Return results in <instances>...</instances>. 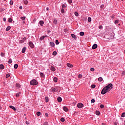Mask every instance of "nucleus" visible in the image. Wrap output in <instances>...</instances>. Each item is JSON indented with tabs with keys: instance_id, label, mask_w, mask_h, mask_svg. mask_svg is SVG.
<instances>
[{
	"instance_id": "2",
	"label": "nucleus",
	"mask_w": 125,
	"mask_h": 125,
	"mask_svg": "<svg viewBox=\"0 0 125 125\" xmlns=\"http://www.w3.org/2000/svg\"><path fill=\"white\" fill-rule=\"evenodd\" d=\"M31 85H37L38 84V82L37 80L33 79L30 81Z\"/></svg>"
},
{
	"instance_id": "6",
	"label": "nucleus",
	"mask_w": 125,
	"mask_h": 125,
	"mask_svg": "<svg viewBox=\"0 0 125 125\" xmlns=\"http://www.w3.org/2000/svg\"><path fill=\"white\" fill-rule=\"evenodd\" d=\"M97 44H94L92 48V49H96V48H97Z\"/></svg>"
},
{
	"instance_id": "4",
	"label": "nucleus",
	"mask_w": 125,
	"mask_h": 125,
	"mask_svg": "<svg viewBox=\"0 0 125 125\" xmlns=\"http://www.w3.org/2000/svg\"><path fill=\"white\" fill-rule=\"evenodd\" d=\"M28 44L29 46L31 47V48H34V43H33V42H29Z\"/></svg>"
},
{
	"instance_id": "64",
	"label": "nucleus",
	"mask_w": 125,
	"mask_h": 125,
	"mask_svg": "<svg viewBox=\"0 0 125 125\" xmlns=\"http://www.w3.org/2000/svg\"><path fill=\"white\" fill-rule=\"evenodd\" d=\"M24 116H26V114H24Z\"/></svg>"
},
{
	"instance_id": "18",
	"label": "nucleus",
	"mask_w": 125,
	"mask_h": 125,
	"mask_svg": "<svg viewBox=\"0 0 125 125\" xmlns=\"http://www.w3.org/2000/svg\"><path fill=\"white\" fill-rule=\"evenodd\" d=\"M96 115H97V116H99V115H100V111L98 110H96Z\"/></svg>"
},
{
	"instance_id": "33",
	"label": "nucleus",
	"mask_w": 125,
	"mask_h": 125,
	"mask_svg": "<svg viewBox=\"0 0 125 125\" xmlns=\"http://www.w3.org/2000/svg\"><path fill=\"white\" fill-rule=\"evenodd\" d=\"M74 14L75 16H77V17L79 16V13L77 12H75Z\"/></svg>"
},
{
	"instance_id": "10",
	"label": "nucleus",
	"mask_w": 125,
	"mask_h": 125,
	"mask_svg": "<svg viewBox=\"0 0 125 125\" xmlns=\"http://www.w3.org/2000/svg\"><path fill=\"white\" fill-rule=\"evenodd\" d=\"M57 101L58 102H62V98L60 97H59L57 99Z\"/></svg>"
},
{
	"instance_id": "17",
	"label": "nucleus",
	"mask_w": 125,
	"mask_h": 125,
	"mask_svg": "<svg viewBox=\"0 0 125 125\" xmlns=\"http://www.w3.org/2000/svg\"><path fill=\"white\" fill-rule=\"evenodd\" d=\"M25 51H26V47H24L22 48V50L21 51L22 53H25Z\"/></svg>"
},
{
	"instance_id": "26",
	"label": "nucleus",
	"mask_w": 125,
	"mask_h": 125,
	"mask_svg": "<svg viewBox=\"0 0 125 125\" xmlns=\"http://www.w3.org/2000/svg\"><path fill=\"white\" fill-rule=\"evenodd\" d=\"M61 122H62V123H64V122H65V118H61Z\"/></svg>"
},
{
	"instance_id": "3",
	"label": "nucleus",
	"mask_w": 125,
	"mask_h": 125,
	"mask_svg": "<svg viewBox=\"0 0 125 125\" xmlns=\"http://www.w3.org/2000/svg\"><path fill=\"white\" fill-rule=\"evenodd\" d=\"M78 108H79V109H81V108H83V104L82 103H78L77 104Z\"/></svg>"
},
{
	"instance_id": "22",
	"label": "nucleus",
	"mask_w": 125,
	"mask_h": 125,
	"mask_svg": "<svg viewBox=\"0 0 125 125\" xmlns=\"http://www.w3.org/2000/svg\"><path fill=\"white\" fill-rule=\"evenodd\" d=\"M21 94V92H19V93H17L16 94V97H19L20 94Z\"/></svg>"
},
{
	"instance_id": "7",
	"label": "nucleus",
	"mask_w": 125,
	"mask_h": 125,
	"mask_svg": "<svg viewBox=\"0 0 125 125\" xmlns=\"http://www.w3.org/2000/svg\"><path fill=\"white\" fill-rule=\"evenodd\" d=\"M63 109L65 112H68V111H69V109H68L67 107L63 106Z\"/></svg>"
},
{
	"instance_id": "30",
	"label": "nucleus",
	"mask_w": 125,
	"mask_h": 125,
	"mask_svg": "<svg viewBox=\"0 0 125 125\" xmlns=\"http://www.w3.org/2000/svg\"><path fill=\"white\" fill-rule=\"evenodd\" d=\"M18 68V65L17 64H14V68L17 69Z\"/></svg>"
},
{
	"instance_id": "58",
	"label": "nucleus",
	"mask_w": 125,
	"mask_h": 125,
	"mask_svg": "<svg viewBox=\"0 0 125 125\" xmlns=\"http://www.w3.org/2000/svg\"><path fill=\"white\" fill-rule=\"evenodd\" d=\"M19 8H20V9H22L23 7H22V6H20Z\"/></svg>"
},
{
	"instance_id": "51",
	"label": "nucleus",
	"mask_w": 125,
	"mask_h": 125,
	"mask_svg": "<svg viewBox=\"0 0 125 125\" xmlns=\"http://www.w3.org/2000/svg\"><path fill=\"white\" fill-rule=\"evenodd\" d=\"M114 23L115 24H118V23H119V20H116Z\"/></svg>"
},
{
	"instance_id": "60",
	"label": "nucleus",
	"mask_w": 125,
	"mask_h": 125,
	"mask_svg": "<svg viewBox=\"0 0 125 125\" xmlns=\"http://www.w3.org/2000/svg\"><path fill=\"white\" fill-rule=\"evenodd\" d=\"M25 123L27 124V125H30V123L28 122V121H26L25 122Z\"/></svg>"
},
{
	"instance_id": "62",
	"label": "nucleus",
	"mask_w": 125,
	"mask_h": 125,
	"mask_svg": "<svg viewBox=\"0 0 125 125\" xmlns=\"http://www.w3.org/2000/svg\"><path fill=\"white\" fill-rule=\"evenodd\" d=\"M45 115L46 116V117H48V114L47 113H45Z\"/></svg>"
},
{
	"instance_id": "47",
	"label": "nucleus",
	"mask_w": 125,
	"mask_h": 125,
	"mask_svg": "<svg viewBox=\"0 0 125 125\" xmlns=\"http://www.w3.org/2000/svg\"><path fill=\"white\" fill-rule=\"evenodd\" d=\"M24 4H28V1L27 0H24Z\"/></svg>"
},
{
	"instance_id": "63",
	"label": "nucleus",
	"mask_w": 125,
	"mask_h": 125,
	"mask_svg": "<svg viewBox=\"0 0 125 125\" xmlns=\"http://www.w3.org/2000/svg\"><path fill=\"white\" fill-rule=\"evenodd\" d=\"M46 10H48V8H46Z\"/></svg>"
},
{
	"instance_id": "55",
	"label": "nucleus",
	"mask_w": 125,
	"mask_h": 125,
	"mask_svg": "<svg viewBox=\"0 0 125 125\" xmlns=\"http://www.w3.org/2000/svg\"><path fill=\"white\" fill-rule=\"evenodd\" d=\"M104 8V4H102L101 6V8Z\"/></svg>"
},
{
	"instance_id": "8",
	"label": "nucleus",
	"mask_w": 125,
	"mask_h": 125,
	"mask_svg": "<svg viewBox=\"0 0 125 125\" xmlns=\"http://www.w3.org/2000/svg\"><path fill=\"white\" fill-rule=\"evenodd\" d=\"M46 37H47V36H43L41 37L40 38V41H43V40H44V38H46Z\"/></svg>"
},
{
	"instance_id": "29",
	"label": "nucleus",
	"mask_w": 125,
	"mask_h": 125,
	"mask_svg": "<svg viewBox=\"0 0 125 125\" xmlns=\"http://www.w3.org/2000/svg\"><path fill=\"white\" fill-rule=\"evenodd\" d=\"M21 20L24 21V20H25L26 19V17H21Z\"/></svg>"
},
{
	"instance_id": "38",
	"label": "nucleus",
	"mask_w": 125,
	"mask_h": 125,
	"mask_svg": "<svg viewBox=\"0 0 125 125\" xmlns=\"http://www.w3.org/2000/svg\"><path fill=\"white\" fill-rule=\"evenodd\" d=\"M9 77H10V75L9 74H7L6 75V79H7L8 78H9Z\"/></svg>"
},
{
	"instance_id": "5",
	"label": "nucleus",
	"mask_w": 125,
	"mask_h": 125,
	"mask_svg": "<svg viewBox=\"0 0 125 125\" xmlns=\"http://www.w3.org/2000/svg\"><path fill=\"white\" fill-rule=\"evenodd\" d=\"M51 90H52V92H58V91H59V90H56V89H55V88L54 87H52L51 88Z\"/></svg>"
},
{
	"instance_id": "14",
	"label": "nucleus",
	"mask_w": 125,
	"mask_h": 125,
	"mask_svg": "<svg viewBox=\"0 0 125 125\" xmlns=\"http://www.w3.org/2000/svg\"><path fill=\"white\" fill-rule=\"evenodd\" d=\"M9 108H11V109H12L13 110H14V111H15L16 110V108H15V107L12 105H10Z\"/></svg>"
},
{
	"instance_id": "57",
	"label": "nucleus",
	"mask_w": 125,
	"mask_h": 125,
	"mask_svg": "<svg viewBox=\"0 0 125 125\" xmlns=\"http://www.w3.org/2000/svg\"><path fill=\"white\" fill-rule=\"evenodd\" d=\"M3 21L5 22L6 21V19L5 18H3Z\"/></svg>"
},
{
	"instance_id": "53",
	"label": "nucleus",
	"mask_w": 125,
	"mask_h": 125,
	"mask_svg": "<svg viewBox=\"0 0 125 125\" xmlns=\"http://www.w3.org/2000/svg\"><path fill=\"white\" fill-rule=\"evenodd\" d=\"M78 78H79V79H81V78H83V76L81 74H79L78 76Z\"/></svg>"
},
{
	"instance_id": "54",
	"label": "nucleus",
	"mask_w": 125,
	"mask_h": 125,
	"mask_svg": "<svg viewBox=\"0 0 125 125\" xmlns=\"http://www.w3.org/2000/svg\"><path fill=\"white\" fill-rule=\"evenodd\" d=\"M69 3H72V0H67Z\"/></svg>"
},
{
	"instance_id": "9",
	"label": "nucleus",
	"mask_w": 125,
	"mask_h": 125,
	"mask_svg": "<svg viewBox=\"0 0 125 125\" xmlns=\"http://www.w3.org/2000/svg\"><path fill=\"white\" fill-rule=\"evenodd\" d=\"M39 24L40 25H41V26H43V25L44 24V22L43 21H40L39 22Z\"/></svg>"
},
{
	"instance_id": "40",
	"label": "nucleus",
	"mask_w": 125,
	"mask_h": 125,
	"mask_svg": "<svg viewBox=\"0 0 125 125\" xmlns=\"http://www.w3.org/2000/svg\"><path fill=\"white\" fill-rule=\"evenodd\" d=\"M56 44H59V42L58 41V40H56V42H55Z\"/></svg>"
},
{
	"instance_id": "59",
	"label": "nucleus",
	"mask_w": 125,
	"mask_h": 125,
	"mask_svg": "<svg viewBox=\"0 0 125 125\" xmlns=\"http://www.w3.org/2000/svg\"><path fill=\"white\" fill-rule=\"evenodd\" d=\"M50 32H51L50 30H48L47 31L48 34H49V33H50Z\"/></svg>"
},
{
	"instance_id": "31",
	"label": "nucleus",
	"mask_w": 125,
	"mask_h": 125,
	"mask_svg": "<svg viewBox=\"0 0 125 125\" xmlns=\"http://www.w3.org/2000/svg\"><path fill=\"white\" fill-rule=\"evenodd\" d=\"M121 117H122V118H125V112H124V113H123L122 114Z\"/></svg>"
},
{
	"instance_id": "50",
	"label": "nucleus",
	"mask_w": 125,
	"mask_h": 125,
	"mask_svg": "<svg viewBox=\"0 0 125 125\" xmlns=\"http://www.w3.org/2000/svg\"><path fill=\"white\" fill-rule=\"evenodd\" d=\"M90 71H91V72H94V68H91Z\"/></svg>"
},
{
	"instance_id": "1",
	"label": "nucleus",
	"mask_w": 125,
	"mask_h": 125,
	"mask_svg": "<svg viewBox=\"0 0 125 125\" xmlns=\"http://www.w3.org/2000/svg\"><path fill=\"white\" fill-rule=\"evenodd\" d=\"M112 88H113V84L109 83L102 89L101 92L102 94H106V93H107V92H109Z\"/></svg>"
},
{
	"instance_id": "16",
	"label": "nucleus",
	"mask_w": 125,
	"mask_h": 125,
	"mask_svg": "<svg viewBox=\"0 0 125 125\" xmlns=\"http://www.w3.org/2000/svg\"><path fill=\"white\" fill-rule=\"evenodd\" d=\"M57 81H58V78H57V77H54L53 79V81L54 82V83H57Z\"/></svg>"
},
{
	"instance_id": "21",
	"label": "nucleus",
	"mask_w": 125,
	"mask_h": 125,
	"mask_svg": "<svg viewBox=\"0 0 125 125\" xmlns=\"http://www.w3.org/2000/svg\"><path fill=\"white\" fill-rule=\"evenodd\" d=\"M50 44L51 46H52V47H53V46H54V45H55V44H54V42H50Z\"/></svg>"
},
{
	"instance_id": "24",
	"label": "nucleus",
	"mask_w": 125,
	"mask_h": 125,
	"mask_svg": "<svg viewBox=\"0 0 125 125\" xmlns=\"http://www.w3.org/2000/svg\"><path fill=\"white\" fill-rule=\"evenodd\" d=\"M8 63L9 64H11L12 63V60H11V59H10L8 61Z\"/></svg>"
},
{
	"instance_id": "39",
	"label": "nucleus",
	"mask_w": 125,
	"mask_h": 125,
	"mask_svg": "<svg viewBox=\"0 0 125 125\" xmlns=\"http://www.w3.org/2000/svg\"><path fill=\"white\" fill-rule=\"evenodd\" d=\"M61 12H62V13H64V12H65V10H64V9L63 8H62Z\"/></svg>"
},
{
	"instance_id": "44",
	"label": "nucleus",
	"mask_w": 125,
	"mask_h": 125,
	"mask_svg": "<svg viewBox=\"0 0 125 125\" xmlns=\"http://www.w3.org/2000/svg\"><path fill=\"white\" fill-rule=\"evenodd\" d=\"M0 56H1V57H4V53H1V54H0Z\"/></svg>"
},
{
	"instance_id": "32",
	"label": "nucleus",
	"mask_w": 125,
	"mask_h": 125,
	"mask_svg": "<svg viewBox=\"0 0 125 125\" xmlns=\"http://www.w3.org/2000/svg\"><path fill=\"white\" fill-rule=\"evenodd\" d=\"M36 115H37V116H41V112H40V111L37 112L36 113Z\"/></svg>"
},
{
	"instance_id": "45",
	"label": "nucleus",
	"mask_w": 125,
	"mask_h": 125,
	"mask_svg": "<svg viewBox=\"0 0 125 125\" xmlns=\"http://www.w3.org/2000/svg\"><path fill=\"white\" fill-rule=\"evenodd\" d=\"M10 4L11 5H12L13 4V1H12V0H10Z\"/></svg>"
},
{
	"instance_id": "27",
	"label": "nucleus",
	"mask_w": 125,
	"mask_h": 125,
	"mask_svg": "<svg viewBox=\"0 0 125 125\" xmlns=\"http://www.w3.org/2000/svg\"><path fill=\"white\" fill-rule=\"evenodd\" d=\"M80 36H84V32H81L80 33Z\"/></svg>"
},
{
	"instance_id": "42",
	"label": "nucleus",
	"mask_w": 125,
	"mask_h": 125,
	"mask_svg": "<svg viewBox=\"0 0 125 125\" xmlns=\"http://www.w3.org/2000/svg\"><path fill=\"white\" fill-rule=\"evenodd\" d=\"M91 102L92 103H94V102H95V100H94V99H92L91 100Z\"/></svg>"
},
{
	"instance_id": "36",
	"label": "nucleus",
	"mask_w": 125,
	"mask_h": 125,
	"mask_svg": "<svg viewBox=\"0 0 125 125\" xmlns=\"http://www.w3.org/2000/svg\"><path fill=\"white\" fill-rule=\"evenodd\" d=\"M53 23H54V24H57V20H54V21H53Z\"/></svg>"
},
{
	"instance_id": "52",
	"label": "nucleus",
	"mask_w": 125,
	"mask_h": 125,
	"mask_svg": "<svg viewBox=\"0 0 125 125\" xmlns=\"http://www.w3.org/2000/svg\"><path fill=\"white\" fill-rule=\"evenodd\" d=\"M24 40H22L20 41V43H23L24 42Z\"/></svg>"
},
{
	"instance_id": "46",
	"label": "nucleus",
	"mask_w": 125,
	"mask_h": 125,
	"mask_svg": "<svg viewBox=\"0 0 125 125\" xmlns=\"http://www.w3.org/2000/svg\"><path fill=\"white\" fill-rule=\"evenodd\" d=\"M43 125H48V123L47 122H45L43 123Z\"/></svg>"
},
{
	"instance_id": "28",
	"label": "nucleus",
	"mask_w": 125,
	"mask_h": 125,
	"mask_svg": "<svg viewBox=\"0 0 125 125\" xmlns=\"http://www.w3.org/2000/svg\"><path fill=\"white\" fill-rule=\"evenodd\" d=\"M45 102L47 103L49 101L48 97H45Z\"/></svg>"
},
{
	"instance_id": "56",
	"label": "nucleus",
	"mask_w": 125,
	"mask_h": 125,
	"mask_svg": "<svg viewBox=\"0 0 125 125\" xmlns=\"http://www.w3.org/2000/svg\"><path fill=\"white\" fill-rule=\"evenodd\" d=\"M26 40H27L26 38V37H24V38H23V39H22V40L24 41V42H25V41H26Z\"/></svg>"
},
{
	"instance_id": "12",
	"label": "nucleus",
	"mask_w": 125,
	"mask_h": 125,
	"mask_svg": "<svg viewBox=\"0 0 125 125\" xmlns=\"http://www.w3.org/2000/svg\"><path fill=\"white\" fill-rule=\"evenodd\" d=\"M67 67H69V68H73V65L72 64L68 63H67Z\"/></svg>"
},
{
	"instance_id": "61",
	"label": "nucleus",
	"mask_w": 125,
	"mask_h": 125,
	"mask_svg": "<svg viewBox=\"0 0 125 125\" xmlns=\"http://www.w3.org/2000/svg\"><path fill=\"white\" fill-rule=\"evenodd\" d=\"M55 89H56V90H58V87H55Z\"/></svg>"
},
{
	"instance_id": "41",
	"label": "nucleus",
	"mask_w": 125,
	"mask_h": 125,
	"mask_svg": "<svg viewBox=\"0 0 125 125\" xmlns=\"http://www.w3.org/2000/svg\"><path fill=\"white\" fill-rule=\"evenodd\" d=\"M95 84H92L91 85V88H95Z\"/></svg>"
},
{
	"instance_id": "37",
	"label": "nucleus",
	"mask_w": 125,
	"mask_h": 125,
	"mask_svg": "<svg viewBox=\"0 0 125 125\" xmlns=\"http://www.w3.org/2000/svg\"><path fill=\"white\" fill-rule=\"evenodd\" d=\"M52 54L53 55L55 56L56 54H57V52L56 51H54Z\"/></svg>"
},
{
	"instance_id": "34",
	"label": "nucleus",
	"mask_w": 125,
	"mask_h": 125,
	"mask_svg": "<svg viewBox=\"0 0 125 125\" xmlns=\"http://www.w3.org/2000/svg\"><path fill=\"white\" fill-rule=\"evenodd\" d=\"M8 22H9V23H11V22H12V19H11V18H9V19H8Z\"/></svg>"
},
{
	"instance_id": "15",
	"label": "nucleus",
	"mask_w": 125,
	"mask_h": 125,
	"mask_svg": "<svg viewBox=\"0 0 125 125\" xmlns=\"http://www.w3.org/2000/svg\"><path fill=\"white\" fill-rule=\"evenodd\" d=\"M0 69H1V70H3V69H4V65L2 64H0Z\"/></svg>"
},
{
	"instance_id": "49",
	"label": "nucleus",
	"mask_w": 125,
	"mask_h": 125,
	"mask_svg": "<svg viewBox=\"0 0 125 125\" xmlns=\"http://www.w3.org/2000/svg\"><path fill=\"white\" fill-rule=\"evenodd\" d=\"M100 108H101V109H103V108H104V105L101 104Z\"/></svg>"
},
{
	"instance_id": "11",
	"label": "nucleus",
	"mask_w": 125,
	"mask_h": 125,
	"mask_svg": "<svg viewBox=\"0 0 125 125\" xmlns=\"http://www.w3.org/2000/svg\"><path fill=\"white\" fill-rule=\"evenodd\" d=\"M50 69L52 71H53V72H55V67H54V66H51V67H50Z\"/></svg>"
},
{
	"instance_id": "23",
	"label": "nucleus",
	"mask_w": 125,
	"mask_h": 125,
	"mask_svg": "<svg viewBox=\"0 0 125 125\" xmlns=\"http://www.w3.org/2000/svg\"><path fill=\"white\" fill-rule=\"evenodd\" d=\"M99 82H102L103 81V78L102 77H99L98 78Z\"/></svg>"
},
{
	"instance_id": "43",
	"label": "nucleus",
	"mask_w": 125,
	"mask_h": 125,
	"mask_svg": "<svg viewBox=\"0 0 125 125\" xmlns=\"http://www.w3.org/2000/svg\"><path fill=\"white\" fill-rule=\"evenodd\" d=\"M99 29H100V30H101V29H103V26L102 25H100L99 26Z\"/></svg>"
},
{
	"instance_id": "25",
	"label": "nucleus",
	"mask_w": 125,
	"mask_h": 125,
	"mask_svg": "<svg viewBox=\"0 0 125 125\" xmlns=\"http://www.w3.org/2000/svg\"><path fill=\"white\" fill-rule=\"evenodd\" d=\"M16 87H21V85H20L19 83H16Z\"/></svg>"
},
{
	"instance_id": "13",
	"label": "nucleus",
	"mask_w": 125,
	"mask_h": 125,
	"mask_svg": "<svg viewBox=\"0 0 125 125\" xmlns=\"http://www.w3.org/2000/svg\"><path fill=\"white\" fill-rule=\"evenodd\" d=\"M71 37H72L73 39H75V40H77V37H76V35L74 34H71Z\"/></svg>"
},
{
	"instance_id": "35",
	"label": "nucleus",
	"mask_w": 125,
	"mask_h": 125,
	"mask_svg": "<svg viewBox=\"0 0 125 125\" xmlns=\"http://www.w3.org/2000/svg\"><path fill=\"white\" fill-rule=\"evenodd\" d=\"M88 22H91V18L90 17L88 18Z\"/></svg>"
},
{
	"instance_id": "20",
	"label": "nucleus",
	"mask_w": 125,
	"mask_h": 125,
	"mask_svg": "<svg viewBox=\"0 0 125 125\" xmlns=\"http://www.w3.org/2000/svg\"><path fill=\"white\" fill-rule=\"evenodd\" d=\"M40 76L41 78H43L44 77V74H43V73H42V72H41L40 73Z\"/></svg>"
},
{
	"instance_id": "48",
	"label": "nucleus",
	"mask_w": 125,
	"mask_h": 125,
	"mask_svg": "<svg viewBox=\"0 0 125 125\" xmlns=\"http://www.w3.org/2000/svg\"><path fill=\"white\" fill-rule=\"evenodd\" d=\"M62 8H66V5L65 4H62Z\"/></svg>"
},
{
	"instance_id": "19",
	"label": "nucleus",
	"mask_w": 125,
	"mask_h": 125,
	"mask_svg": "<svg viewBox=\"0 0 125 125\" xmlns=\"http://www.w3.org/2000/svg\"><path fill=\"white\" fill-rule=\"evenodd\" d=\"M11 28V27H10V26H8L6 29V31L7 32H8V31H9V30H10V29Z\"/></svg>"
}]
</instances>
